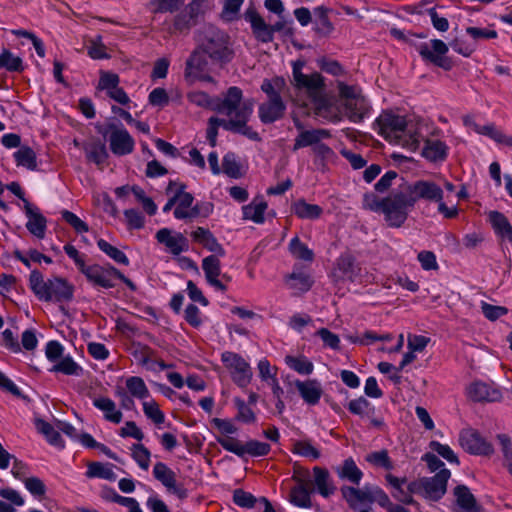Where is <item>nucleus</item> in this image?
Here are the masks:
<instances>
[{
    "mask_svg": "<svg viewBox=\"0 0 512 512\" xmlns=\"http://www.w3.org/2000/svg\"><path fill=\"white\" fill-rule=\"evenodd\" d=\"M254 103L251 99L243 101L242 90L236 86L230 87L222 101L218 104V112L226 115L228 119L211 117L208 122L207 139L212 147L216 145L218 128L221 126L227 131L239 133L251 140H260L259 134L247 125L252 113Z\"/></svg>",
    "mask_w": 512,
    "mask_h": 512,
    "instance_id": "f257e3e1",
    "label": "nucleus"
},
{
    "mask_svg": "<svg viewBox=\"0 0 512 512\" xmlns=\"http://www.w3.org/2000/svg\"><path fill=\"white\" fill-rule=\"evenodd\" d=\"M378 133L391 143L416 151L424 139V123L384 111L376 119Z\"/></svg>",
    "mask_w": 512,
    "mask_h": 512,
    "instance_id": "f03ea898",
    "label": "nucleus"
},
{
    "mask_svg": "<svg viewBox=\"0 0 512 512\" xmlns=\"http://www.w3.org/2000/svg\"><path fill=\"white\" fill-rule=\"evenodd\" d=\"M305 61L292 62V78L290 80L296 95L289 94L290 100L301 106H307V101L312 102L325 91L326 84L323 76L318 72L303 73Z\"/></svg>",
    "mask_w": 512,
    "mask_h": 512,
    "instance_id": "7ed1b4c3",
    "label": "nucleus"
},
{
    "mask_svg": "<svg viewBox=\"0 0 512 512\" xmlns=\"http://www.w3.org/2000/svg\"><path fill=\"white\" fill-rule=\"evenodd\" d=\"M29 287L40 301L45 302H69L74 295V286L66 279L54 276L45 280L38 270L31 271Z\"/></svg>",
    "mask_w": 512,
    "mask_h": 512,
    "instance_id": "20e7f679",
    "label": "nucleus"
},
{
    "mask_svg": "<svg viewBox=\"0 0 512 512\" xmlns=\"http://www.w3.org/2000/svg\"><path fill=\"white\" fill-rule=\"evenodd\" d=\"M261 90L267 95V101L260 104L258 115L262 123L270 124L283 118L286 104L281 94L288 90L286 80L283 77L264 79Z\"/></svg>",
    "mask_w": 512,
    "mask_h": 512,
    "instance_id": "39448f33",
    "label": "nucleus"
},
{
    "mask_svg": "<svg viewBox=\"0 0 512 512\" xmlns=\"http://www.w3.org/2000/svg\"><path fill=\"white\" fill-rule=\"evenodd\" d=\"M339 100L345 108L346 116L350 121L361 122L369 113L370 105L357 85H348L342 81L337 82Z\"/></svg>",
    "mask_w": 512,
    "mask_h": 512,
    "instance_id": "423d86ee",
    "label": "nucleus"
},
{
    "mask_svg": "<svg viewBox=\"0 0 512 512\" xmlns=\"http://www.w3.org/2000/svg\"><path fill=\"white\" fill-rule=\"evenodd\" d=\"M382 213L390 227L399 228L407 220L410 210L414 207V199L408 195L404 186L400 190L384 198Z\"/></svg>",
    "mask_w": 512,
    "mask_h": 512,
    "instance_id": "0eeeda50",
    "label": "nucleus"
},
{
    "mask_svg": "<svg viewBox=\"0 0 512 512\" xmlns=\"http://www.w3.org/2000/svg\"><path fill=\"white\" fill-rule=\"evenodd\" d=\"M201 49L212 61L222 65L231 62L234 58L230 37L220 30L211 31L203 42Z\"/></svg>",
    "mask_w": 512,
    "mask_h": 512,
    "instance_id": "6e6552de",
    "label": "nucleus"
},
{
    "mask_svg": "<svg viewBox=\"0 0 512 512\" xmlns=\"http://www.w3.org/2000/svg\"><path fill=\"white\" fill-rule=\"evenodd\" d=\"M216 441L223 449L240 458H244L246 455L251 457L266 456L271 450L270 444L258 440H249L243 443L235 437H216Z\"/></svg>",
    "mask_w": 512,
    "mask_h": 512,
    "instance_id": "1a4fd4ad",
    "label": "nucleus"
},
{
    "mask_svg": "<svg viewBox=\"0 0 512 512\" xmlns=\"http://www.w3.org/2000/svg\"><path fill=\"white\" fill-rule=\"evenodd\" d=\"M221 360L228 369L232 380L239 387H246L252 379V369L249 363L239 354L226 351L222 354Z\"/></svg>",
    "mask_w": 512,
    "mask_h": 512,
    "instance_id": "9d476101",
    "label": "nucleus"
},
{
    "mask_svg": "<svg viewBox=\"0 0 512 512\" xmlns=\"http://www.w3.org/2000/svg\"><path fill=\"white\" fill-rule=\"evenodd\" d=\"M459 444L471 455L491 456L494 453L492 443L473 428H465L460 431Z\"/></svg>",
    "mask_w": 512,
    "mask_h": 512,
    "instance_id": "9b49d317",
    "label": "nucleus"
},
{
    "mask_svg": "<svg viewBox=\"0 0 512 512\" xmlns=\"http://www.w3.org/2000/svg\"><path fill=\"white\" fill-rule=\"evenodd\" d=\"M416 50L423 60L430 62L444 70H450L451 61L446 57L449 48L440 39H433L430 43H421L416 46Z\"/></svg>",
    "mask_w": 512,
    "mask_h": 512,
    "instance_id": "f8f14e48",
    "label": "nucleus"
},
{
    "mask_svg": "<svg viewBox=\"0 0 512 512\" xmlns=\"http://www.w3.org/2000/svg\"><path fill=\"white\" fill-rule=\"evenodd\" d=\"M153 476L166 488L168 493L174 494L180 500H184L188 497V490L182 483L177 482L175 472L165 463H155Z\"/></svg>",
    "mask_w": 512,
    "mask_h": 512,
    "instance_id": "ddd939ff",
    "label": "nucleus"
},
{
    "mask_svg": "<svg viewBox=\"0 0 512 512\" xmlns=\"http://www.w3.org/2000/svg\"><path fill=\"white\" fill-rule=\"evenodd\" d=\"M451 476L450 470L443 468L433 477L420 479L419 487L423 490L424 496L430 500L437 501L446 493L447 482Z\"/></svg>",
    "mask_w": 512,
    "mask_h": 512,
    "instance_id": "4468645a",
    "label": "nucleus"
},
{
    "mask_svg": "<svg viewBox=\"0 0 512 512\" xmlns=\"http://www.w3.org/2000/svg\"><path fill=\"white\" fill-rule=\"evenodd\" d=\"M408 195L414 199V204L423 199L430 202H439L443 200L444 193L442 188L435 182L429 180H418L410 185H404Z\"/></svg>",
    "mask_w": 512,
    "mask_h": 512,
    "instance_id": "2eb2a0df",
    "label": "nucleus"
},
{
    "mask_svg": "<svg viewBox=\"0 0 512 512\" xmlns=\"http://www.w3.org/2000/svg\"><path fill=\"white\" fill-rule=\"evenodd\" d=\"M221 256L210 255L202 260V269L207 282L216 289L225 292L227 290L226 283L231 281V277L221 273Z\"/></svg>",
    "mask_w": 512,
    "mask_h": 512,
    "instance_id": "dca6fc26",
    "label": "nucleus"
},
{
    "mask_svg": "<svg viewBox=\"0 0 512 512\" xmlns=\"http://www.w3.org/2000/svg\"><path fill=\"white\" fill-rule=\"evenodd\" d=\"M311 103L317 116L333 123L342 119V105L338 103L336 97L326 94L325 91Z\"/></svg>",
    "mask_w": 512,
    "mask_h": 512,
    "instance_id": "f3484780",
    "label": "nucleus"
},
{
    "mask_svg": "<svg viewBox=\"0 0 512 512\" xmlns=\"http://www.w3.org/2000/svg\"><path fill=\"white\" fill-rule=\"evenodd\" d=\"M80 272L84 274L86 279L94 286L105 289L115 287L116 268L112 266L104 267L98 264H86Z\"/></svg>",
    "mask_w": 512,
    "mask_h": 512,
    "instance_id": "a211bd4d",
    "label": "nucleus"
},
{
    "mask_svg": "<svg viewBox=\"0 0 512 512\" xmlns=\"http://www.w3.org/2000/svg\"><path fill=\"white\" fill-rule=\"evenodd\" d=\"M120 78L112 72L101 71L98 89L106 91L109 98L121 105H128L130 98L123 88L119 86Z\"/></svg>",
    "mask_w": 512,
    "mask_h": 512,
    "instance_id": "6ab92c4d",
    "label": "nucleus"
},
{
    "mask_svg": "<svg viewBox=\"0 0 512 512\" xmlns=\"http://www.w3.org/2000/svg\"><path fill=\"white\" fill-rule=\"evenodd\" d=\"M155 238L174 256H178L189 249L188 239L182 233L173 232L168 228L158 230L155 234Z\"/></svg>",
    "mask_w": 512,
    "mask_h": 512,
    "instance_id": "aec40b11",
    "label": "nucleus"
},
{
    "mask_svg": "<svg viewBox=\"0 0 512 512\" xmlns=\"http://www.w3.org/2000/svg\"><path fill=\"white\" fill-rule=\"evenodd\" d=\"M467 396L474 402H499L501 390L494 384L474 381L467 387Z\"/></svg>",
    "mask_w": 512,
    "mask_h": 512,
    "instance_id": "412c9836",
    "label": "nucleus"
},
{
    "mask_svg": "<svg viewBox=\"0 0 512 512\" xmlns=\"http://www.w3.org/2000/svg\"><path fill=\"white\" fill-rule=\"evenodd\" d=\"M110 149L113 154L123 156L134 150V139L125 128L111 126L109 136Z\"/></svg>",
    "mask_w": 512,
    "mask_h": 512,
    "instance_id": "4be33fe9",
    "label": "nucleus"
},
{
    "mask_svg": "<svg viewBox=\"0 0 512 512\" xmlns=\"http://www.w3.org/2000/svg\"><path fill=\"white\" fill-rule=\"evenodd\" d=\"M244 18L250 23L252 33L258 41L262 43L272 41V28H270V25L265 22L255 7H249L244 13Z\"/></svg>",
    "mask_w": 512,
    "mask_h": 512,
    "instance_id": "5701e85b",
    "label": "nucleus"
},
{
    "mask_svg": "<svg viewBox=\"0 0 512 512\" xmlns=\"http://www.w3.org/2000/svg\"><path fill=\"white\" fill-rule=\"evenodd\" d=\"M24 209L26 217L28 218L26 223L27 230L38 239H43L47 227L46 218L40 213L36 206L31 205L29 202H25Z\"/></svg>",
    "mask_w": 512,
    "mask_h": 512,
    "instance_id": "b1692460",
    "label": "nucleus"
},
{
    "mask_svg": "<svg viewBox=\"0 0 512 512\" xmlns=\"http://www.w3.org/2000/svg\"><path fill=\"white\" fill-rule=\"evenodd\" d=\"M295 126L297 129L301 130V132L295 138V142L293 145V151H296L300 148L307 147V146L314 147L322 139L330 137V132L325 129L303 130V126L299 121L295 122Z\"/></svg>",
    "mask_w": 512,
    "mask_h": 512,
    "instance_id": "393cba45",
    "label": "nucleus"
},
{
    "mask_svg": "<svg viewBox=\"0 0 512 512\" xmlns=\"http://www.w3.org/2000/svg\"><path fill=\"white\" fill-rule=\"evenodd\" d=\"M205 53L199 50H195L186 62L185 76L193 79H203L211 81L210 76H204L203 74L207 70L208 62L205 57Z\"/></svg>",
    "mask_w": 512,
    "mask_h": 512,
    "instance_id": "a878e982",
    "label": "nucleus"
},
{
    "mask_svg": "<svg viewBox=\"0 0 512 512\" xmlns=\"http://www.w3.org/2000/svg\"><path fill=\"white\" fill-rule=\"evenodd\" d=\"M293 384L298 390L301 398L304 400L305 403L309 405H316L320 401L323 390L318 380H295Z\"/></svg>",
    "mask_w": 512,
    "mask_h": 512,
    "instance_id": "bb28decb",
    "label": "nucleus"
},
{
    "mask_svg": "<svg viewBox=\"0 0 512 512\" xmlns=\"http://www.w3.org/2000/svg\"><path fill=\"white\" fill-rule=\"evenodd\" d=\"M191 237L194 242L202 245L204 248L213 252V255L224 256L225 250L222 245L218 242L216 237L211 233L209 229L204 227H197L192 233Z\"/></svg>",
    "mask_w": 512,
    "mask_h": 512,
    "instance_id": "cd10ccee",
    "label": "nucleus"
},
{
    "mask_svg": "<svg viewBox=\"0 0 512 512\" xmlns=\"http://www.w3.org/2000/svg\"><path fill=\"white\" fill-rule=\"evenodd\" d=\"M341 493L352 509H356L359 504L371 503L372 488L369 486H365L362 489L343 486L341 487Z\"/></svg>",
    "mask_w": 512,
    "mask_h": 512,
    "instance_id": "c85d7f7f",
    "label": "nucleus"
},
{
    "mask_svg": "<svg viewBox=\"0 0 512 512\" xmlns=\"http://www.w3.org/2000/svg\"><path fill=\"white\" fill-rule=\"evenodd\" d=\"M93 405L103 412L105 420L114 424L122 421L123 414L112 399L100 396L93 400Z\"/></svg>",
    "mask_w": 512,
    "mask_h": 512,
    "instance_id": "c756f323",
    "label": "nucleus"
},
{
    "mask_svg": "<svg viewBox=\"0 0 512 512\" xmlns=\"http://www.w3.org/2000/svg\"><path fill=\"white\" fill-rule=\"evenodd\" d=\"M336 473L340 479L346 480L354 485H359L363 472L359 469L352 457L345 459L341 466L336 468Z\"/></svg>",
    "mask_w": 512,
    "mask_h": 512,
    "instance_id": "7c9ffc66",
    "label": "nucleus"
},
{
    "mask_svg": "<svg viewBox=\"0 0 512 512\" xmlns=\"http://www.w3.org/2000/svg\"><path fill=\"white\" fill-rule=\"evenodd\" d=\"M425 145L422 150V155L427 160L432 162L443 161L447 157V145L437 139H423Z\"/></svg>",
    "mask_w": 512,
    "mask_h": 512,
    "instance_id": "2f4dec72",
    "label": "nucleus"
},
{
    "mask_svg": "<svg viewBox=\"0 0 512 512\" xmlns=\"http://www.w3.org/2000/svg\"><path fill=\"white\" fill-rule=\"evenodd\" d=\"M336 268L349 281H355L360 276L361 268L350 254H342L336 261Z\"/></svg>",
    "mask_w": 512,
    "mask_h": 512,
    "instance_id": "473e14b6",
    "label": "nucleus"
},
{
    "mask_svg": "<svg viewBox=\"0 0 512 512\" xmlns=\"http://www.w3.org/2000/svg\"><path fill=\"white\" fill-rule=\"evenodd\" d=\"M298 484L291 489L290 492V502L301 508H310L312 506L311 502V490L308 488V483L297 479Z\"/></svg>",
    "mask_w": 512,
    "mask_h": 512,
    "instance_id": "72a5a7b5",
    "label": "nucleus"
},
{
    "mask_svg": "<svg viewBox=\"0 0 512 512\" xmlns=\"http://www.w3.org/2000/svg\"><path fill=\"white\" fill-rule=\"evenodd\" d=\"M186 186H180L176 191V207L174 209V217L178 220H187L188 212L194 202V197L191 193L185 191Z\"/></svg>",
    "mask_w": 512,
    "mask_h": 512,
    "instance_id": "f704fd0d",
    "label": "nucleus"
},
{
    "mask_svg": "<svg viewBox=\"0 0 512 512\" xmlns=\"http://www.w3.org/2000/svg\"><path fill=\"white\" fill-rule=\"evenodd\" d=\"M454 496L459 508L464 512L477 511V501L470 489L465 485H458L454 489Z\"/></svg>",
    "mask_w": 512,
    "mask_h": 512,
    "instance_id": "c9c22d12",
    "label": "nucleus"
},
{
    "mask_svg": "<svg viewBox=\"0 0 512 512\" xmlns=\"http://www.w3.org/2000/svg\"><path fill=\"white\" fill-rule=\"evenodd\" d=\"M489 221L496 234L512 242V225L504 214L498 211H491L489 213Z\"/></svg>",
    "mask_w": 512,
    "mask_h": 512,
    "instance_id": "e433bc0d",
    "label": "nucleus"
},
{
    "mask_svg": "<svg viewBox=\"0 0 512 512\" xmlns=\"http://www.w3.org/2000/svg\"><path fill=\"white\" fill-rule=\"evenodd\" d=\"M365 461L376 469L392 471L395 468L394 462L386 449L372 451L365 455Z\"/></svg>",
    "mask_w": 512,
    "mask_h": 512,
    "instance_id": "4c0bfd02",
    "label": "nucleus"
},
{
    "mask_svg": "<svg viewBox=\"0 0 512 512\" xmlns=\"http://www.w3.org/2000/svg\"><path fill=\"white\" fill-rule=\"evenodd\" d=\"M313 473L315 485L319 494L323 497H329L331 494H333L335 487L330 482L328 471L324 468L316 466L313 468Z\"/></svg>",
    "mask_w": 512,
    "mask_h": 512,
    "instance_id": "58836bf2",
    "label": "nucleus"
},
{
    "mask_svg": "<svg viewBox=\"0 0 512 512\" xmlns=\"http://www.w3.org/2000/svg\"><path fill=\"white\" fill-rule=\"evenodd\" d=\"M51 372H60L68 376L79 377L83 374V368L72 357H62L51 369Z\"/></svg>",
    "mask_w": 512,
    "mask_h": 512,
    "instance_id": "ea45409f",
    "label": "nucleus"
},
{
    "mask_svg": "<svg viewBox=\"0 0 512 512\" xmlns=\"http://www.w3.org/2000/svg\"><path fill=\"white\" fill-rule=\"evenodd\" d=\"M267 209V203L260 200H254L248 205L243 206V218L252 220L255 223H263L264 222V213Z\"/></svg>",
    "mask_w": 512,
    "mask_h": 512,
    "instance_id": "a19ab883",
    "label": "nucleus"
},
{
    "mask_svg": "<svg viewBox=\"0 0 512 512\" xmlns=\"http://www.w3.org/2000/svg\"><path fill=\"white\" fill-rule=\"evenodd\" d=\"M293 210L296 216L302 219H317L321 216L323 209L316 204H309L304 200H298Z\"/></svg>",
    "mask_w": 512,
    "mask_h": 512,
    "instance_id": "79ce46f5",
    "label": "nucleus"
},
{
    "mask_svg": "<svg viewBox=\"0 0 512 512\" xmlns=\"http://www.w3.org/2000/svg\"><path fill=\"white\" fill-rule=\"evenodd\" d=\"M86 476L88 478H102L110 481L116 480V474L111 464L92 462L88 465Z\"/></svg>",
    "mask_w": 512,
    "mask_h": 512,
    "instance_id": "37998d69",
    "label": "nucleus"
},
{
    "mask_svg": "<svg viewBox=\"0 0 512 512\" xmlns=\"http://www.w3.org/2000/svg\"><path fill=\"white\" fill-rule=\"evenodd\" d=\"M0 68L8 72H22L24 70L23 60L10 50L3 49L0 53Z\"/></svg>",
    "mask_w": 512,
    "mask_h": 512,
    "instance_id": "c03bdc74",
    "label": "nucleus"
},
{
    "mask_svg": "<svg viewBox=\"0 0 512 512\" xmlns=\"http://www.w3.org/2000/svg\"><path fill=\"white\" fill-rule=\"evenodd\" d=\"M126 388L132 397L144 400L149 397V390L141 377L131 376L126 379Z\"/></svg>",
    "mask_w": 512,
    "mask_h": 512,
    "instance_id": "a18cd8bd",
    "label": "nucleus"
},
{
    "mask_svg": "<svg viewBox=\"0 0 512 512\" xmlns=\"http://www.w3.org/2000/svg\"><path fill=\"white\" fill-rule=\"evenodd\" d=\"M289 251L291 255L302 261L312 262L314 259V253L308 246L303 243L297 236L292 238L289 243Z\"/></svg>",
    "mask_w": 512,
    "mask_h": 512,
    "instance_id": "49530a36",
    "label": "nucleus"
},
{
    "mask_svg": "<svg viewBox=\"0 0 512 512\" xmlns=\"http://www.w3.org/2000/svg\"><path fill=\"white\" fill-rule=\"evenodd\" d=\"M86 157L89 161L94 162L96 165H103L107 158L108 153L106 147L103 143L94 142L91 143L84 148Z\"/></svg>",
    "mask_w": 512,
    "mask_h": 512,
    "instance_id": "de8ad7c7",
    "label": "nucleus"
},
{
    "mask_svg": "<svg viewBox=\"0 0 512 512\" xmlns=\"http://www.w3.org/2000/svg\"><path fill=\"white\" fill-rule=\"evenodd\" d=\"M36 427L40 433H42L47 441L56 447L64 448V441L58 430H56L51 424L44 420H38Z\"/></svg>",
    "mask_w": 512,
    "mask_h": 512,
    "instance_id": "09e8293b",
    "label": "nucleus"
},
{
    "mask_svg": "<svg viewBox=\"0 0 512 512\" xmlns=\"http://www.w3.org/2000/svg\"><path fill=\"white\" fill-rule=\"evenodd\" d=\"M194 25V12L191 6L174 17L173 29L175 32H187Z\"/></svg>",
    "mask_w": 512,
    "mask_h": 512,
    "instance_id": "8fccbe9b",
    "label": "nucleus"
},
{
    "mask_svg": "<svg viewBox=\"0 0 512 512\" xmlns=\"http://www.w3.org/2000/svg\"><path fill=\"white\" fill-rule=\"evenodd\" d=\"M285 363L294 371L302 375H309L313 372L314 365L305 356H286Z\"/></svg>",
    "mask_w": 512,
    "mask_h": 512,
    "instance_id": "3c124183",
    "label": "nucleus"
},
{
    "mask_svg": "<svg viewBox=\"0 0 512 512\" xmlns=\"http://www.w3.org/2000/svg\"><path fill=\"white\" fill-rule=\"evenodd\" d=\"M98 248L105 253L107 256H109L111 259H113L115 262L123 265L129 264V259L125 255L124 252H122L117 247L111 245L109 242H107L104 239H99L97 241Z\"/></svg>",
    "mask_w": 512,
    "mask_h": 512,
    "instance_id": "603ef678",
    "label": "nucleus"
},
{
    "mask_svg": "<svg viewBox=\"0 0 512 512\" xmlns=\"http://www.w3.org/2000/svg\"><path fill=\"white\" fill-rule=\"evenodd\" d=\"M131 456L141 469L145 471L149 469L151 453L143 444H133L131 446Z\"/></svg>",
    "mask_w": 512,
    "mask_h": 512,
    "instance_id": "864d4df0",
    "label": "nucleus"
},
{
    "mask_svg": "<svg viewBox=\"0 0 512 512\" xmlns=\"http://www.w3.org/2000/svg\"><path fill=\"white\" fill-rule=\"evenodd\" d=\"M328 12L329 10L323 6L314 9L317 31L323 35L330 34L334 29L332 22L329 20Z\"/></svg>",
    "mask_w": 512,
    "mask_h": 512,
    "instance_id": "5fc2aeb1",
    "label": "nucleus"
},
{
    "mask_svg": "<svg viewBox=\"0 0 512 512\" xmlns=\"http://www.w3.org/2000/svg\"><path fill=\"white\" fill-rule=\"evenodd\" d=\"M223 172L231 178H240L242 176L241 167L234 153H227L222 161Z\"/></svg>",
    "mask_w": 512,
    "mask_h": 512,
    "instance_id": "6e6d98bb",
    "label": "nucleus"
},
{
    "mask_svg": "<svg viewBox=\"0 0 512 512\" xmlns=\"http://www.w3.org/2000/svg\"><path fill=\"white\" fill-rule=\"evenodd\" d=\"M184 0H152L150 2L154 13H173L182 7Z\"/></svg>",
    "mask_w": 512,
    "mask_h": 512,
    "instance_id": "4d7b16f0",
    "label": "nucleus"
},
{
    "mask_svg": "<svg viewBox=\"0 0 512 512\" xmlns=\"http://www.w3.org/2000/svg\"><path fill=\"white\" fill-rule=\"evenodd\" d=\"M392 339H393V335L390 333L379 335L373 331H366L361 336L350 337V340L353 343H359L361 345H371L375 341L388 342V341H391Z\"/></svg>",
    "mask_w": 512,
    "mask_h": 512,
    "instance_id": "13d9d810",
    "label": "nucleus"
},
{
    "mask_svg": "<svg viewBox=\"0 0 512 512\" xmlns=\"http://www.w3.org/2000/svg\"><path fill=\"white\" fill-rule=\"evenodd\" d=\"M14 156L18 165L28 169L36 168V155L30 147H21Z\"/></svg>",
    "mask_w": 512,
    "mask_h": 512,
    "instance_id": "bf43d9fd",
    "label": "nucleus"
},
{
    "mask_svg": "<svg viewBox=\"0 0 512 512\" xmlns=\"http://www.w3.org/2000/svg\"><path fill=\"white\" fill-rule=\"evenodd\" d=\"M293 453L307 457L311 460H317L320 457V451L308 441H297L293 446Z\"/></svg>",
    "mask_w": 512,
    "mask_h": 512,
    "instance_id": "052dcab7",
    "label": "nucleus"
},
{
    "mask_svg": "<svg viewBox=\"0 0 512 512\" xmlns=\"http://www.w3.org/2000/svg\"><path fill=\"white\" fill-rule=\"evenodd\" d=\"M211 424L219 432V437H230L229 435L238 432V428L230 419L213 418Z\"/></svg>",
    "mask_w": 512,
    "mask_h": 512,
    "instance_id": "680f3d73",
    "label": "nucleus"
},
{
    "mask_svg": "<svg viewBox=\"0 0 512 512\" xmlns=\"http://www.w3.org/2000/svg\"><path fill=\"white\" fill-rule=\"evenodd\" d=\"M143 411L144 414L151 419L155 424L160 425L164 423L165 416L164 413L160 410L159 405L154 401H144L143 402Z\"/></svg>",
    "mask_w": 512,
    "mask_h": 512,
    "instance_id": "e2e57ef3",
    "label": "nucleus"
},
{
    "mask_svg": "<svg viewBox=\"0 0 512 512\" xmlns=\"http://www.w3.org/2000/svg\"><path fill=\"white\" fill-rule=\"evenodd\" d=\"M25 488L37 498H43L46 493V486L44 482L35 476L27 477L23 481Z\"/></svg>",
    "mask_w": 512,
    "mask_h": 512,
    "instance_id": "0e129e2a",
    "label": "nucleus"
},
{
    "mask_svg": "<svg viewBox=\"0 0 512 512\" xmlns=\"http://www.w3.org/2000/svg\"><path fill=\"white\" fill-rule=\"evenodd\" d=\"M238 413L236 419L245 423H253L255 421V414L252 409L240 398L234 399Z\"/></svg>",
    "mask_w": 512,
    "mask_h": 512,
    "instance_id": "69168bd1",
    "label": "nucleus"
},
{
    "mask_svg": "<svg viewBox=\"0 0 512 512\" xmlns=\"http://www.w3.org/2000/svg\"><path fill=\"white\" fill-rule=\"evenodd\" d=\"M234 503L242 508H253L257 499L249 492L237 489L233 493Z\"/></svg>",
    "mask_w": 512,
    "mask_h": 512,
    "instance_id": "338daca9",
    "label": "nucleus"
},
{
    "mask_svg": "<svg viewBox=\"0 0 512 512\" xmlns=\"http://www.w3.org/2000/svg\"><path fill=\"white\" fill-rule=\"evenodd\" d=\"M62 218L74 228V230L77 233H85L88 232L89 228L88 225L82 221L76 214L68 211L63 210L61 212Z\"/></svg>",
    "mask_w": 512,
    "mask_h": 512,
    "instance_id": "774afa93",
    "label": "nucleus"
}]
</instances>
